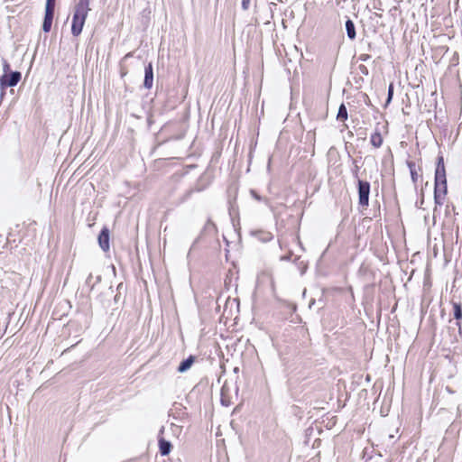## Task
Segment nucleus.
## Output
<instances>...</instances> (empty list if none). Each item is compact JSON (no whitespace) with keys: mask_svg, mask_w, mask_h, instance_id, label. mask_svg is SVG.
I'll return each instance as SVG.
<instances>
[{"mask_svg":"<svg viewBox=\"0 0 462 462\" xmlns=\"http://www.w3.org/2000/svg\"><path fill=\"white\" fill-rule=\"evenodd\" d=\"M370 142L374 147L379 148L383 144V137L381 133L375 130V132L371 135Z\"/></svg>","mask_w":462,"mask_h":462,"instance_id":"obj_11","label":"nucleus"},{"mask_svg":"<svg viewBox=\"0 0 462 462\" xmlns=\"http://www.w3.org/2000/svg\"><path fill=\"white\" fill-rule=\"evenodd\" d=\"M230 386L228 382H225L221 388V403H225V396H229Z\"/></svg>","mask_w":462,"mask_h":462,"instance_id":"obj_14","label":"nucleus"},{"mask_svg":"<svg viewBox=\"0 0 462 462\" xmlns=\"http://www.w3.org/2000/svg\"><path fill=\"white\" fill-rule=\"evenodd\" d=\"M251 0H242V8L247 10L249 8Z\"/></svg>","mask_w":462,"mask_h":462,"instance_id":"obj_18","label":"nucleus"},{"mask_svg":"<svg viewBox=\"0 0 462 462\" xmlns=\"http://www.w3.org/2000/svg\"><path fill=\"white\" fill-rule=\"evenodd\" d=\"M170 416L172 417L173 420H181L187 416L186 408L180 403L175 402L170 411Z\"/></svg>","mask_w":462,"mask_h":462,"instance_id":"obj_5","label":"nucleus"},{"mask_svg":"<svg viewBox=\"0 0 462 462\" xmlns=\"http://www.w3.org/2000/svg\"><path fill=\"white\" fill-rule=\"evenodd\" d=\"M54 11L53 10H45V15L42 24V30L45 32H49L51 28L52 20H53Z\"/></svg>","mask_w":462,"mask_h":462,"instance_id":"obj_9","label":"nucleus"},{"mask_svg":"<svg viewBox=\"0 0 462 462\" xmlns=\"http://www.w3.org/2000/svg\"><path fill=\"white\" fill-rule=\"evenodd\" d=\"M227 397H228V396H225V403H222V404H223V405H225V406H228V405H229V403H230L229 400H227Z\"/></svg>","mask_w":462,"mask_h":462,"instance_id":"obj_23","label":"nucleus"},{"mask_svg":"<svg viewBox=\"0 0 462 462\" xmlns=\"http://www.w3.org/2000/svg\"><path fill=\"white\" fill-rule=\"evenodd\" d=\"M337 119L339 121H345L347 119V110L344 104H342L339 106L338 113H337Z\"/></svg>","mask_w":462,"mask_h":462,"instance_id":"obj_13","label":"nucleus"},{"mask_svg":"<svg viewBox=\"0 0 462 462\" xmlns=\"http://www.w3.org/2000/svg\"><path fill=\"white\" fill-rule=\"evenodd\" d=\"M411 171V177L413 182H416L418 180V174L416 172L415 164L412 162H409L408 164Z\"/></svg>","mask_w":462,"mask_h":462,"instance_id":"obj_15","label":"nucleus"},{"mask_svg":"<svg viewBox=\"0 0 462 462\" xmlns=\"http://www.w3.org/2000/svg\"><path fill=\"white\" fill-rule=\"evenodd\" d=\"M153 83V72L152 63H149L145 66L144 69V81L143 86L145 88L150 89L152 87Z\"/></svg>","mask_w":462,"mask_h":462,"instance_id":"obj_7","label":"nucleus"},{"mask_svg":"<svg viewBox=\"0 0 462 462\" xmlns=\"http://www.w3.org/2000/svg\"><path fill=\"white\" fill-rule=\"evenodd\" d=\"M98 244L103 251L109 249V231L106 227H104L98 236Z\"/></svg>","mask_w":462,"mask_h":462,"instance_id":"obj_6","label":"nucleus"},{"mask_svg":"<svg viewBox=\"0 0 462 462\" xmlns=\"http://www.w3.org/2000/svg\"><path fill=\"white\" fill-rule=\"evenodd\" d=\"M346 30L349 39L354 40L356 38V29L354 23L347 19L346 22Z\"/></svg>","mask_w":462,"mask_h":462,"instance_id":"obj_12","label":"nucleus"},{"mask_svg":"<svg viewBox=\"0 0 462 462\" xmlns=\"http://www.w3.org/2000/svg\"><path fill=\"white\" fill-rule=\"evenodd\" d=\"M305 269H306V266L301 270V274H303L305 273Z\"/></svg>","mask_w":462,"mask_h":462,"instance_id":"obj_28","label":"nucleus"},{"mask_svg":"<svg viewBox=\"0 0 462 462\" xmlns=\"http://www.w3.org/2000/svg\"><path fill=\"white\" fill-rule=\"evenodd\" d=\"M21 79V73L18 71L12 72L10 74H4L0 79L2 88L14 87L18 84Z\"/></svg>","mask_w":462,"mask_h":462,"instance_id":"obj_4","label":"nucleus"},{"mask_svg":"<svg viewBox=\"0 0 462 462\" xmlns=\"http://www.w3.org/2000/svg\"><path fill=\"white\" fill-rule=\"evenodd\" d=\"M3 69H4L5 74H7L8 71L10 70V65L6 61H4Z\"/></svg>","mask_w":462,"mask_h":462,"instance_id":"obj_20","label":"nucleus"},{"mask_svg":"<svg viewBox=\"0 0 462 462\" xmlns=\"http://www.w3.org/2000/svg\"><path fill=\"white\" fill-rule=\"evenodd\" d=\"M439 164L440 166H441V165H444V163H443V158H439L438 165H439Z\"/></svg>","mask_w":462,"mask_h":462,"instance_id":"obj_25","label":"nucleus"},{"mask_svg":"<svg viewBox=\"0 0 462 462\" xmlns=\"http://www.w3.org/2000/svg\"><path fill=\"white\" fill-rule=\"evenodd\" d=\"M89 10V0H79L75 5L71 24V33L74 36L81 33Z\"/></svg>","mask_w":462,"mask_h":462,"instance_id":"obj_1","label":"nucleus"},{"mask_svg":"<svg viewBox=\"0 0 462 462\" xmlns=\"http://www.w3.org/2000/svg\"><path fill=\"white\" fill-rule=\"evenodd\" d=\"M228 305H230L231 307L235 305V306H236V308H238V303H236V300H228L226 301V308Z\"/></svg>","mask_w":462,"mask_h":462,"instance_id":"obj_19","label":"nucleus"},{"mask_svg":"<svg viewBox=\"0 0 462 462\" xmlns=\"http://www.w3.org/2000/svg\"><path fill=\"white\" fill-rule=\"evenodd\" d=\"M251 194H252V196H253L255 199H257V200H260V199H261L260 196H258V195L255 193V191L252 190V191H251Z\"/></svg>","mask_w":462,"mask_h":462,"instance_id":"obj_22","label":"nucleus"},{"mask_svg":"<svg viewBox=\"0 0 462 462\" xmlns=\"http://www.w3.org/2000/svg\"><path fill=\"white\" fill-rule=\"evenodd\" d=\"M454 317L456 319H460L462 318V308L459 304L454 303Z\"/></svg>","mask_w":462,"mask_h":462,"instance_id":"obj_16","label":"nucleus"},{"mask_svg":"<svg viewBox=\"0 0 462 462\" xmlns=\"http://www.w3.org/2000/svg\"><path fill=\"white\" fill-rule=\"evenodd\" d=\"M447 179L444 165H438L435 171V188H434V200L435 203L441 206L443 199L447 194Z\"/></svg>","mask_w":462,"mask_h":462,"instance_id":"obj_2","label":"nucleus"},{"mask_svg":"<svg viewBox=\"0 0 462 462\" xmlns=\"http://www.w3.org/2000/svg\"><path fill=\"white\" fill-rule=\"evenodd\" d=\"M368 58H369V56H368V55H362V56L360 57L361 60H364V61L367 60V59H368Z\"/></svg>","mask_w":462,"mask_h":462,"instance_id":"obj_24","label":"nucleus"},{"mask_svg":"<svg viewBox=\"0 0 462 462\" xmlns=\"http://www.w3.org/2000/svg\"><path fill=\"white\" fill-rule=\"evenodd\" d=\"M234 389H235L236 393H237V391H238L237 386L235 385Z\"/></svg>","mask_w":462,"mask_h":462,"instance_id":"obj_27","label":"nucleus"},{"mask_svg":"<svg viewBox=\"0 0 462 462\" xmlns=\"http://www.w3.org/2000/svg\"><path fill=\"white\" fill-rule=\"evenodd\" d=\"M159 448L162 456H167L171 452V444L170 441L162 438L159 439Z\"/></svg>","mask_w":462,"mask_h":462,"instance_id":"obj_10","label":"nucleus"},{"mask_svg":"<svg viewBox=\"0 0 462 462\" xmlns=\"http://www.w3.org/2000/svg\"><path fill=\"white\" fill-rule=\"evenodd\" d=\"M196 359L197 357L195 356L190 355L189 357L180 362V365L177 368V371L180 374L187 372L188 370L190 369Z\"/></svg>","mask_w":462,"mask_h":462,"instance_id":"obj_8","label":"nucleus"},{"mask_svg":"<svg viewBox=\"0 0 462 462\" xmlns=\"http://www.w3.org/2000/svg\"><path fill=\"white\" fill-rule=\"evenodd\" d=\"M370 184L367 181L358 180L359 204L367 207L369 202Z\"/></svg>","mask_w":462,"mask_h":462,"instance_id":"obj_3","label":"nucleus"},{"mask_svg":"<svg viewBox=\"0 0 462 462\" xmlns=\"http://www.w3.org/2000/svg\"><path fill=\"white\" fill-rule=\"evenodd\" d=\"M392 97H393V86L391 85L389 88V92H388V102L392 99Z\"/></svg>","mask_w":462,"mask_h":462,"instance_id":"obj_21","label":"nucleus"},{"mask_svg":"<svg viewBox=\"0 0 462 462\" xmlns=\"http://www.w3.org/2000/svg\"><path fill=\"white\" fill-rule=\"evenodd\" d=\"M55 8V0H46L45 10H53Z\"/></svg>","mask_w":462,"mask_h":462,"instance_id":"obj_17","label":"nucleus"},{"mask_svg":"<svg viewBox=\"0 0 462 462\" xmlns=\"http://www.w3.org/2000/svg\"><path fill=\"white\" fill-rule=\"evenodd\" d=\"M90 280H92V275H91V274H90V275L88 276V278L87 279V282H90Z\"/></svg>","mask_w":462,"mask_h":462,"instance_id":"obj_26","label":"nucleus"}]
</instances>
